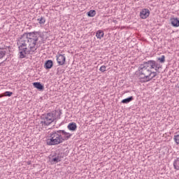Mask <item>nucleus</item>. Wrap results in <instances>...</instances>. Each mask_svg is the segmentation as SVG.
<instances>
[{"label":"nucleus","instance_id":"obj_22","mask_svg":"<svg viewBox=\"0 0 179 179\" xmlns=\"http://www.w3.org/2000/svg\"><path fill=\"white\" fill-rule=\"evenodd\" d=\"M174 141L177 145H179V134L174 136Z\"/></svg>","mask_w":179,"mask_h":179},{"label":"nucleus","instance_id":"obj_11","mask_svg":"<svg viewBox=\"0 0 179 179\" xmlns=\"http://www.w3.org/2000/svg\"><path fill=\"white\" fill-rule=\"evenodd\" d=\"M53 65L54 62H52V60H48L45 63L44 68H45L46 69H51Z\"/></svg>","mask_w":179,"mask_h":179},{"label":"nucleus","instance_id":"obj_10","mask_svg":"<svg viewBox=\"0 0 179 179\" xmlns=\"http://www.w3.org/2000/svg\"><path fill=\"white\" fill-rule=\"evenodd\" d=\"M34 87H36V89H38L40 92H43L44 90V85L41 84V83L36 82L33 83Z\"/></svg>","mask_w":179,"mask_h":179},{"label":"nucleus","instance_id":"obj_24","mask_svg":"<svg viewBox=\"0 0 179 179\" xmlns=\"http://www.w3.org/2000/svg\"><path fill=\"white\" fill-rule=\"evenodd\" d=\"M4 96H5V94H4V93H3V94H0V98H1V97H3Z\"/></svg>","mask_w":179,"mask_h":179},{"label":"nucleus","instance_id":"obj_2","mask_svg":"<svg viewBox=\"0 0 179 179\" xmlns=\"http://www.w3.org/2000/svg\"><path fill=\"white\" fill-rule=\"evenodd\" d=\"M138 72L140 73L139 76L141 77V79H144V82H149L157 76V73L152 71L146 62L140 65Z\"/></svg>","mask_w":179,"mask_h":179},{"label":"nucleus","instance_id":"obj_18","mask_svg":"<svg viewBox=\"0 0 179 179\" xmlns=\"http://www.w3.org/2000/svg\"><path fill=\"white\" fill-rule=\"evenodd\" d=\"M87 15L89 17H94V16H96V10H91L89 12H87Z\"/></svg>","mask_w":179,"mask_h":179},{"label":"nucleus","instance_id":"obj_4","mask_svg":"<svg viewBox=\"0 0 179 179\" xmlns=\"http://www.w3.org/2000/svg\"><path fill=\"white\" fill-rule=\"evenodd\" d=\"M50 138L47 141V145H48L49 146H52L54 145H59V143H62L61 134H59V130L50 133Z\"/></svg>","mask_w":179,"mask_h":179},{"label":"nucleus","instance_id":"obj_13","mask_svg":"<svg viewBox=\"0 0 179 179\" xmlns=\"http://www.w3.org/2000/svg\"><path fill=\"white\" fill-rule=\"evenodd\" d=\"M68 129H69V131H76V128H78V126H76V123L75 122H71L69 123V125L67 126Z\"/></svg>","mask_w":179,"mask_h":179},{"label":"nucleus","instance_id":"obj_21","mask_svg":"<svg viewBox=\"0 0 179 179\" xmlns=\"http://www.w3.org/2000/svg\"><path fill=\"white\" fill-rule=\"evenodd\" d=\"M12 94H13V92H12L6 91L4 92V96H8V97H10V96H12Z\"/></svg>","mask_w":179,"mask_h":179},{"label":"nucleus","instance_id":"obj_7","mask_svg":"<svg viewBox=\"0 0 179 179\" xmlns=\"http://www.w3.org/2000/svg\"><path fill=\"white\" fill-rule=\"evenodd\" d=\"M149 15H150V11L147 8H143L140 12V17L141 19H148V17H149Z\"/></svg>","mask_w":179,"mask_h":179},{"label":"nucleus","instance_id":"obj_1","mask_svg":"<svg viewBox=\"0 0 179 179\" xmlns=\"http://www.w3.org/2000/svg\"><path fill=\"white\" fill-rule=\"evenodd\" d=\"M38 38L40 34L36 31L24 33L18 38L17 45L20 51V58H26L27 54L34 52L37 50L38 47L36 45Z\"/></svg>","mask_w":179,"mask_h":179},{"label":"nucleus","instance_id":"obj_23","mask_svg":"<svg viewBox=\"0 0 179 179\" xmlns=\"http://www.w3.org/2000/svg\"><path fill=\"white\" fill-rule=\"evenodd\" d=\"M106 66H102L100 67L99 71L100 72H106Z\"/></svg>","mask_w":179,"mask_h":179},{"label":"nucleus","instance_id":"obj_12","mask_svg":"<svg viewBox=\"0 0 179 179\" xmlns=\"http://www.w3.org/2000/svg\"><path fill=\"white\" fill-rule=\"evenodd\" d=\"M171 23L173 27H179L178 18H171Z\"/></svg>","mask_w":179,"mask_h":179},{"label":"nucleus","instance_id":"obj_19","mask_svg":"<svg viewBox=\"0 0 179 179\" xmlns=\"http://www.w3.org/2000/svg\"><path fill=\"white\" fill-rule=\"evenodd\" d=\"M157 61H159L160 64H164L166 62V56L162 55L157 58Z\"/></svg>","mask_w":179,"mask_h":179},{"label":"nucleus","instance_id":"obj_6","mask_svg":"<svg viewBox=\"0 0 179 179\" xmlns=\"http://www.w3.org/2000/svg\"><path fill=\"white\" fill-rule=\"evenodd\" d=\"M59 134H60L62 142H65V141H68L69 139H70L71 136H72V134L68 133L65 131V130H59Z\"/></svg>","mask_w":179,"mask_h":179},{"label":"nucleus","instance_id":"obj_20","mask_svg":"<svg viewBox=\"0 0 179 179\" xmlns=\"http://www.w3.org/2000/svg\"><path fill=\"white\" fill-rule=\"evenodd\" d=\"M39 24H44L45 23V18L44 17H41L40 18L37 19Z\"/></svg>","mask_w":179,"mask_h":179},{"label":"nucleus","instance_id":"obj_17","mask_svg":"<svg viewBox=\"0 0 179 179\" xmlns=\"http://www.w3.org/2000/svg\"><path fill=\"white\" fill-rule=\"evenodd\" d=\"M173 166L175 170H179V157L176 158L173 162Z\"/></svg>","mask_w":179,"mask_h":179},{"label":"nucleus","instance_id":"obj_8","mask_svg":"<svg viewBox=\"0 0 179 179\" xmlns=\"http://www.w3.org/2000/svg\"><path fill=\"white\" fill-rule=\"evenodd\" d=\"M57 61L59 65H64L65 61H66V58L65 57V55H59L57 56Z\"/></svg>","mask_w":179,"mask_h":179},{"label":"nucleus","instance_id":"obj_5","mask_svg":"<svg viewBox=\"0 0 179 179\" xmlns=\"http://www.w3.org/2000/svg\"><path fill=\"white\" fill-rule=\"evenodd\" d=\"M145 64L148 66L150 69H155L156 72H160L159 71L162 69V64L155 60H149L146 62Z\"/></svg>","mask_w":179,"mask_h":179},{"label":"nucleus","instance_id":"obj_14","mask_svg":"<svg viewBox=\"0 0 179 179\" xmlns=\"http://www.w3.org/2000/svg\"><path fill=\"white\" fill-rule=\"evenodd\" d=\"M96 37L97 38H99V40H101V38L104 37V31H103L102 30H98L96 33Z\"/></svg>","mask_w":179,"mask_h":179},{"label":"nucleus","instance_id":"obj_3","mask_svg":"<svg viewBox=\"0 0 179 179\" xmlns=\"http://www.w3.org/2000/svg\"><path fill=\"white\" fill-rule=\"evenodd\" d=\"M59 120L61 118V111L58 112L55 110L53 113H48L46 115H42L41 119V124L43 125H45L48 127V125L52 124L55 120Z\"/></svg>","mask_w":179,"mask_h":179},{"label":"nucleus","instance_id":"obj_15","mask_svg":"<svg viewBox=\"0 0 179 179\" xmlns=\"http://www.w3.org/2000/svg\"><path fill=\"white\" fill-rule=\"evenodd\" d=\"M132 100H134V96H129V98L122 100L121 103L123 104H128V103H131Z\"/></svg>","mask_w":179,"mask_h":179},{"label":"nucleus","instance_id":"obj_9","mask_svg":"<svg viewBox=\"0 0 179 179\" xmlns=\"http://www.w3.org/2000/svg\"><path fill=\"white\" fill-rule=\"evenodd\" d=\"M63 157L61 156V154H58L57 155L53 156L51 159V163H59L61 160H62Z\"/></svg>","mask_w":179,"mask_h":179},{"label":"nucleus","instance_id":"obj_16","mask_svg":"<svg viewBox=\"0 0 179 179\" xmlns=\"http://www.w3.org/2000/svg\"><path fill=\"white\" fill-rule=\"evenodd\" d=\"M6 55V49L0 48V59H2Z\"/></svg>","mask_w":179,"mask_h":179}]
</instances>
